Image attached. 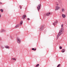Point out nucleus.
<instances>
[{
  "instance_id": "f257e3e1",
  "label": "nucleus",
  "mask_w": 67,
  "mask_h": 67,
  "mask_svg": "<svg viewBox=\"0 0 67 67\" xmlns=\"http://www.w3.org/2000/svg\"><path fill=\"white\" fill-rule=\"evenodd\" d=\"M63 28H61V29H60V30L59 31V34H58L57 37V40L58 38V37H59V36H60L62 34V32H63Z\"/></svg>"
},
{
  "instance_id": "f03ea898",
  "label": "nucleus",
  "mask_w": 67,
  "mask_h": 67,
  "mask_svg": "<svg viewBox=\"0 0 67 67\" xmlns=\"http://www.w3.org/2000/svg\"><path fill=\"white\" fill-rule=\"evenodd\" d=\"M17 43L19 44H20V43H21V40H20V38L17 37Z\"/></svg>"
},
{
  "instance_id": "7ed1b4c3",
  "label": "nucleus",
  "mask_w": 67,
  "mask_h": 67,
  "mask_svg": "<svg viewBox=\"0 0 67 67\" xmlns=\"http://www.w3.org/2000/svg\"><path fill=\"white\" fill-rule=\"evenodd\" d=\"M41 7V5L40 4H39L38 6H37V8L38 11H39V10H40V9Z\"/></svg>"
},
{
  "instance_id": "20e7f679",
  "label": "nucleus",
  "mask_w": 67,
  "mask_h": 67,
  "mask_svg": "<svg viewBox=\"0 0 67 67\" xmlns=\"http://www.w3.org/2000/svg\"><path fill=\"white\" fill-rule=\"evenodd\" d=\"M44 29V25L41 26L40 28V31H42Z\"/></svg>"
},
{
  "instance_id": "39448f33",
  "label": "nucleus",
  "mask_w": 67,
  "mask_h": 67,
  "mask_svg": "<svg viewBox=\"0 0 67 67\" xmlns=\"http://www.w3.org/2000/svg\"><path fill=\"white\" fill-rule=\"evenodd\" d=\"M57 22H58L57 21H56V22H54L53 23V25H54V26H55V25H56V24H57Z\"/></svg>"
},
{
  "instance_id": "423d86ee",
  "label": "nucleus",
  "mask_w": 67,
  "mask_h": 67,
  "mask_svg": "<svg viewBox=\"0 0 67 67\" xmlns=\"http://www.w3.org/2000/svg\"><path fill=\"white\" fill-rule=\"evenodd\" d=\"M59 9V7L56 6L55 7V10H58Z\"/></svg>"
},
{
  "instance_id": "0eeeda50",
  "label": "nucleus",
  "mask_w": 67,
  "mask_h": 67,
  "mask_svg": "<svg viewBox=\"0 0 67 67\" xmlns=\"http://www.w3.org/2000/svg\"><path fill=\"white\" fill-rule=\"evenodd\" d=\"M26 15H24L23 16V19H25V17H26Z\"/></svg>"
},
{
  "instance_id": "6e6552de",
  "label": "nucleus",
  "mask_w": 67,
  "mask_h": 67,
  "mask_svg": "<svg viewBox=\"0 0 67 67\" xmlns=\"http://www.w3.org/2000/svg\"><path fill=\"white\" fill-rule=\"evenodd\" d=\"M62 16L63 18H65L66 17V15L64 14H62Z\"/></svg>"
},
{
  "instance_id": "1a4fd4ad",
  "label": "nucleus",
  "mask_w": 67,
  "mask_h": 67,
  "mask_svg": "<svg viewBox=\"0 0 67 67\" xmlns=\"http://www.w3.org/2000/svg\"><path fill=\"white\" fill-rule=\"evenodd\" d=\"M61 11L63 12H65V9H64V8H62L61 9Z\"/></svg>"
},
{
  "instance_id": "9d476101",
  "label": "nucleus",
  "mask_w": 67,
  "mask_h": 67,
  "mask_svg": "<svg viewBox=\"0 0 67 67\" xmlns=\"http://www.w3.org/2000/svg\"><path fill=\"white\" fill-rule=\"evenodd\" d=\"M46 15L47 16H49L51 15V13H47L46 14Z\"/></svg>"
},
{
  "instance_id": "9b49d317",
  "label": "nucleus",
  "mask_w": 67,
  "mask_h": 67,
  "mask_svg": "<svg viewBox=\"0 0 67 67\" xmlns=\"http://www.w3.org/2000/svg\"><path fill=\"white\" fill-rule=\"evenodd\" d=\"M5 48H8V49H9V48H10V47H9L8 46H5Z\"/></svg>"
},
{
  "instance_id": "f8f14e48",
  "label": "nucleus",
  "mask_w": 67,
  "mask_h": 67,
  "mask_svg": "<svg viewBox=\"0 0 67 67\" xmlns=\"http://www.w3.org/2000/svg\"><path fill=\"white\" fill-rule=\"evenodd\" d=\"M19 26V24L17 25L15 27V28H16L17 27H18Z\"/></svg>"
},
{
  "instance_id": "ddd939ff",
  "label": "nucleus",
  "mask_w": 67,
  "mask_h": 67,
  "mask_svg": "<svg viewBox=\"0 0 67 67\" xmlns=\"http://www.w3.org/2000/svg\"><path fill=\"white\" fill-rule=\"evenodd\" d=\"M12 60H15V61H16V59L15 58H12L11 59Z\"/></svg>"
},
{
  "instance_id": "4468645a",
  "label": "nucleus",
  "mask_w": 67,
  "mask_h": 67,
  "mask_svg": "<svg viewBox=\"0 0 67 67\" xmlns=\"http://www.w3.org/2000/svg\"><path fill=\"white\" fill-rule=\"evenodd\" d=\"M22 24H23V21H21L20 22V25H22Z\"/></svg>"
},
{
  "instance_id": "2eb2a0df",
  "label": "nucleus",
  "mask_w": 67,
  "mask_h": 67,
  "mask_svg": "<svg viewBox=\"0 0 67 67\" xmlns=\"http://www.w3.org/2000/svg\"><path fill=\"white\" fill-rule=\"evenodd\" d=\"M65 51V49H63L62 51V53H64Z\"/></svg>"
},
{
  "instance_id": "dca6fc26",
  "label": "nucleus",
  "mask_w": 67,
  "mask_h": 67,
  "mask_svg": "<svg viewBox=\"0 0 67 67\" xmlns=\"http://www.w3.org/2000/svg\"><path fill=\"white\" fill-rule=\"evenodd\" d=\"M3 31H4V29H2L1 30V32H3Z\"/></svg>"
},
{
  "instance_id": "f3484780",
  "label": "nucleus",
  "mask_w": 67,
  "mask_h": 67,
  "mask_svg": "<svg viewBox=\"0 0 67 67\" xmlns=\"http://www.w3.org/2000/svg\"><path fill=\"white\" fill-rule=\"evenodd\" d=\"M60 66V64H59L58 65L57 67H59V66Z\"/></svg>"
},
{
  "instance_id": "a211bd4d",
  "label": "nucleus",
  "mask_w": 67,
  "mask_h": 67,
  "mask_svg": "<svg viewBox=\"0 0 67 67\" xmlns=\"http://www.w3.org/2000/svg\"><path fill=\"white\" fill-rule=\"evenodd\" d=\"M63 26H64V25H63V24H62L61 25L62 27H63Z\"/></svg>"
},
{
  "instance_id": "6ab92c4d",
  "label": "nucleus",
  "mask_w": 67,
  "mask_h": 67,
  "mask_svg": "<svg viewBox=\"0 0 67 67\" xmlns=\"http://www.w3.org/2000/svg\"><path fill=\"white\" fill-rule=\"evenodd\" d=\"M36 66H39V64H38Z\"/></svg>"
},
{
  "instance_id": "aec40b11",
  "label": "nucleus",
  "mask_w": 67,
  "mask_h": 67,
  "mask_svg": "<svg viewBox=\"0 0 67 67\" xmlns=\"http://www.w3.org/2000/svg\"><path fill=\"white\" fill-rule=\"evenodd\" d=\"M32 50H34V51H35V49H34V48H32Z\"/></svg>"
},
{
  "instance_id": "412c9836",
  "label": "nucleus",
  "mask_w": 67,
  "mask_h": 67,
  "mask_svg": "<svg viewBox=\"0 0 67 67\" xmlns=\"http://www.w3.org/2000/svg\"><path fill=\"white\" fill-rule=\"evenodd\" d=\"M60 49H62V47L61 46H60Z\"/></svg>"
},
{
  "instance_id": "4be33fe9",
  "label": "nucleus",
  "mask_w": 67,
  "mask_h": 67,
  "mask_svg": "<svg viewBox=\"0 0 67 67\" xmlns=\"http://www.w3.org/2000/svg\"><path fill=\"white\" fill-rule=\"evenodd\" d=\"M1 11L2 12H3V10L2 9H1Z\"/></svg>"
},
{
  "instance_id": "5701e85b",
  "label": "nucleus",
  "mask_w": 67,
  "mask_h": 67,
  "mask_svg": "<svg viewBox=\"0 0 67 67\" xmlns=\"http://www.w3.org/2000/svg\"><path fill=\"white\" fill-rule=\"evenodd\" d=\"M56 5H57L58 6V5H59V4H56Z\"/></svg>"
},
{
  "instance_id": "b1692460",
  "label": "nucleus",
  "mask_w": 67,
  "mask_h": 67,
  "mask_svg": "<svg viewBox=\"0 0 67 67\" xmlns=\"http://www.w3.org/2000/svg\"><path fill=\"white\" fill-rule=\"evenodd\" d=\"M1 48H3L4 47L3 46H1Z\"/></svg>"
},
{
  "instance_id": "393cba45",
  "label": "nucleus",
  "mask_w": 67,
  "mask_h": 67,
  "mask_svg": "<svg viewBox=\"0 0 67 67\" xmlns=\"http://www.w3.org/2000/svg\"><path fill=\"white\" fill-rule=\"evenodd\" d=\"M27 20H30V18H28L27 19Z\"/></svg>"
},
{
  "instance_id": "a878e982",
  "label": "nucleus",
  "mask_w": 67,
  "mask_h": 67,
  "mask_svg": "<svg viewBox=\"0 0 67 67\" xmlns=\"http://www.w3.org/2000/svg\"><path fill=\"white\" fill-rule=\"evenodd\" d=\"M20 9H21L22 8H21V6H20Z\"/></svg>"
},
{
  "instance_id": "bb28decb",
  "label": "nucleus",
  "mask_w": 67,
  "mask_h": 67,
  "mask_svg": "<svg viewBox=\"0 0 67 67\" xmlns=\"http://www.w3.org/2000/svg\"><path fill=\"white\" fill-rule=\"evenodd\" d=\"M36 48H35V51H36Z\"/></svg>"
},
{
  "instance_id": "cd10ccee",
  "label": "nucleus",
  "mask_w": 67,
  "mask_h": 67,
  "mask_svg": "<svg viewBox=\"0 0 67 67\" xmlns=\"http://www.w3.org/2000/svg\"><path fill=\"white\" fill-rule=\"evenodd\" d=\"M0 4H2V3L0 2Z\"/></svg>"
},
{
  "instance_id": "c85d7f7f",
  "label": "nucleus",
  "mask_w": 67,
  "mask_h": 67,
  "mask_svg": "<svg viewBox=\"0 0 67 67\" xmlns=\"http://www.w3.org/2000/svg\"><path fill=\"white\" fill-rule=\"evenodd\" d=\"M1 15L0 14V17H1Z\"/></svg>"
},
{
  "instance_id": "c756f323",
  "label": "nucleus",
  "mask_w": 67,
  "mask_h": 67,
  "mask_svg": "<svg viewBox=\"0 0 67 67\" xmlns=\"http://www.w3.org/2000/svg\"><path fill=\"white\" fill-rule=\"evenodd\" d=\"M35 67H37V66H35Z\"/></svg>"
}]
</instances>
